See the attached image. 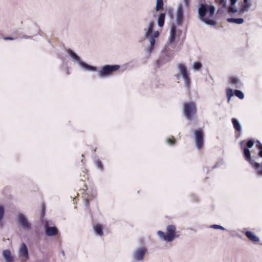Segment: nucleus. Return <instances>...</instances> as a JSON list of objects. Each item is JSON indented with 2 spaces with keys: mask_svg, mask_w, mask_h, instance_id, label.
Listing matches in <instances>:
<instances>
[{
  "mask_svg": "<svg viewBox=\"0 0 262 262\" xmlns=\"http://www.w3.org/2000/svg\"><path fill=\"white\" fill-rule=\"evenodd\" d=\"M68 53L71 57L73 61L77 62L79 66L84 68L85 70L92 71H97L96 67L89 65L86 63L80 60V57L72 50L70 49L68 50Z\"/></svg>",
  "mask_w": 262,
  "mask_h": 262,
  "instance_id": "nucleus-1",
  "label": "nucleus"
},
{
  "mask_svg": "<svg viewBox=\"0 0 262 262\" xmlns=\"http://www.w3.org/2000/svg\"><path fill=\"white\" fill-rule=\"evenodd\" d=\"M243 152L246 160L255 168L257 174L262 176V164L251 159L250 152L248 148H244Z\"/></svg>",
  "mask_w": 262,
  "mask_h": 262,
  "instance_id": "nucleus-2",
  "label": "nucleus"
},
{
  "mask_svg": "<svg viewBox=\"0 0 262 262\" xmlns=\"http://www.w3.org/2000/svg\"><path fill=\"white\" fill-rule=\"evenodd\" d=\"M120 68L119 65L107 64L101 67L98 71V75L100 77L104 78L110 76L112 73L117 71Z\"/></svg>",
  "mask_w": 262,
  "mask_h": 262,
  "instance_id": "nucleus-3",
  "label": "nucleus"
},
{
  "mask_svg": "<svg viewBox=\"0 0 262 262\" xmlns=\"http://www.w3.org/2000/svg\"><path fill=\"white\" fill-rule=\"evenodd\" d=\"M184 114L188 120H191L196 112V107L193 102L184 103L183 105Z\"/></svg>",
  "mask_w": 262,
  "mask_h": 262,
  "instance_id": "nucleus-4",
  "label": "nucleus"
},
{
  "mask_svg": "<svg viewBox=\"0 0 262 262\" xmlns=\"http://www.w3.org/2000/svg\"><path fill=\"white\" fill-rule=\"evenodd\" d=\"M163 53L165 57H161L157 60V64L159 67L161 66L164 63L169 61L174 56V51L168 47H166L163 50Z\"/></svg>",
  "mask_w": 262,
  "mask_h": 262,
  "instance_id": "nucleus-5",
  "label": "nucleus"
},
{
  "mask_svg": "<svg viewBox=\"0 0 262 262\" xmlns=\"http://www.w3.org/2000/svg\"><path fill=\"white\" fill-rule=\"evenodd\" d=\"M178 69L179 73H180L184 80L185 81L186 87L187 89H189L191 83V81L185 66L183 64L180 63L178 64Z\"/></svg>",
  "mask_w": 262,
  "mask_h": 262,
  "instance_id": "nucleus-6",
  "label": "nucleus"
},
{
  "mask_svg": "<svg viewBox=\"0 0 262 262\" xmlns=\"http://www.w3.org/2000/svg\"><path fill=\"white\" fill-rule=\"evenodd\" d=\"M215 10V8L213 6L202 4L199 9V14L200 17H205L206 13L208 12L211 16L214 14Z\"/></svg>",
  "mask_w": 262,
  "mask_h": 262,
  "instance_id": "nucleus-7",
  "label": "nucleus"
},
{
  "mask_svg": "<svg viewBox=\"0 0 262 262\" xmlns=\"http://www.w3.org/2000/svg\"><path fill=\"white\" fill-rule=\"evenodd\" d=\"M194 139L196 147L198 149H201L204 143V133L201 128L194 131Z\"/></svg>",
  "mask_w": 262,
  "mask_h": 262,
  "instance_id": "nucleus-8",
  "label": "nucleus"
},
{
  "mask_svg": "<svg viewBox=\"0 0 262 262\" xmlns=\"http://www.w3.org/2000/svg\"><path fill=\"white\" fill-rule=\"evenodd\" d=\"M184 18V11L182 4L178 5L176 13V23L177 25L181 26L183 23Z\"/></svg>",
  "mask_w": 262,
  "mask_h": 262,
  "instance_id": "nucleus-9",
  "label": "nucleus"
},
{
  "mask_svg": "<svg viewBox=\"0 0 262 262\" xmlns=\"http://www.w3.org/2000/svg\"><path fill=\"white\" fill-rule=\"evenodd\" d=\"M18 222L19 225L25 230H29L31 229V224L29 222L27 218L24 214L19 213L18 215Z\"/></svg>",
  "mask_w": 262,
  "mask_h": 262,
  "instance_id": "nucleus-10",
  "label": "nucleus"
},
{
  "mask_svg": "<svg viewBox=\"0 0 262 262\" xmlns=\"http://www.w3.org/2000/svg\"><path fill=\"white\" fill-rule=\"evenodd\" d=\"M176 228L174 225H168L167 227L166 237L167 242H172L174 238L178 237L179 235H176Z\"/></svg>",
  "mask_w": 262,
  "mask_h": 262,
  "instance_id": "nucleus-11",
  "label": "nucleus"
},
{
  "mask_svg": "<svg viewBox=\"0 0 262 262\" xmlns=\"http://www.w3.org/2000/svg\"><path fill=\"white\" fill-rule=\"evenodd\" d=\"M177 32V27L174 25H172L170 29V35L168 41V46L172 48H174L176 46V36Z\"/></svg>",
  "mask_w": 262,
  "mask_h": 262,
  "instance_id": "nucleus-12",
  "label": "nucleus"
},
{
  "mask_svg": "<svg viewBox=\"0 0 262 262\" xmlns=\"http://www.w3.org/2000/svg\"><path fill=\"white\" fill-rule=\"evenodd\" d=\"M146 251V249L144 248L137 249L133 253L134 259L136 261H142Z\"/></svg>",
  "mask_w": 262,
  "mask_h": 262,
  "instance_id": "nucleus-13",
  "label": "nucleus"
},
{
  "mask_svg": "<svg viewBox=\"0 0 262 262\" xmlns=\"http://www.w3.org/2000/svg\"><path fill=\"white\" fill-rule=\"evenodd\" d=\"M18 253L19 256L24 259H27L28 258L29 252L27 246L26 244L23 243L20 245Z\"/></svg>",
  "mask_w": 262,
  "mask_h": 262,
  "instance_id": "nucleus-14",
  "label": "nucleus"
},
{
  "mask_svg": "<svg viewBox=\"0 0 262 262\" xmlns=\"http://www.w3.org/2000/svg\"><path fill=\"white\" fill-rule=\"evenodd\" d=\"M45 233L49 236L56 235L58 233V229L56 227H49L47 224L45 225Z\"/></svg>",
  "mask_w": 262,
  "mask_h": 262,
  "instance_id": "nucleus-15",
  "label": "nucleus"
},
{
  "mask_svg": "<svg viewBox=\"0 0 262 262\" xmlns=\"http://www.w3.org/2000/svg\"><path fill=\"white\" fill-rule=\"evenodd\" d=\"M2 256L5 262H14V256L12 255L10 250H5L2 252Z\"/></svg>",
  "mask_w": 262,
  "mask_h": 262,
  "instance_id": "nucleus-16",
  "label": "nucleus"
},
{
  "mask_svg": "<svg viewBox=\"0 0 262 262\" xmlns=\"http://www.w3.org/2000/svg\"><path fill=\"white\" fill-rule=\"evenodd\" d=\"M159 35V32L158 31L152 32L150 36L148 37L150 43V47L148 49V52L150 53L152 50V47L155 44V38L158 37Z\"/></svg>",
  "mask_w": 262,
  "mask_h": 262,
  "instance_id": "nucleus-17",
  "label": "nucleus"
},
{
  "mask_svg": "<svg viewBox=\"0 0 262 262\" xmlns=\"http://www.w3.org/2000/svg\"><path fill=\"white\" fill-rule=\"evenodd\" d=\"M154 25L155 23L154 21H150L148 24V27L144 29L145 32L144 37L145 38H148L152 33Z\"/></svg>",
  "mask_w": 262,
  "mask_h": 262,
  "instance_id": "nucleus-18",
  "label": "nucleus"
},
{
  "mask_svg": "<svg viewBox=\"0 0 262 262\" xmlns=\"http://www.w3.org/2000/svg\"><path fill=\"white\" fill-rule=\"evenodd\" d=\"M251 6V4L248 3V0H243V4L241 5L242 9L239 10L240 14L248 12Z\"/></svg>",
  "mask_w": 262,
  "mask_h": 262,
  "instance_id": "nucleus-19",
  "label": "nucleus"
},
{
  "mask_svg": "<svg viewBox=\"0 0 262 262\" xmlns=\"http://www.w3.org/2000/svg\"><path fill=\"white\" fill-rule=\"evenodd\" d=\"M237 0H230V6L227 8L229 14H233L237 12V9L235 5L237 3Z\"/></svg>",
  "mask_w": 262,
  "mask_h": 262,
  "instance_id": "nucleus-20",
  "label": "nucleus"
},
{
  "mask_svg": "<svg viewBox=\"0 0 262 262\" xmlns=\"http://www.w3.org/2000/svg\"><path fill=\"white\" fill-rule=\"evenodd\" d=\"M246 236L252 242H258L259 238L256 236L252 232L247 231L245 232Z\"/></svg>",
  "mask_w": 262,
  "mask_h": 262,
  "instance_id": "nucleus-21",
  "label": "nucleus"
},
{
  "mask_svg": "<svg viewBox=\"0 0 262 262\" xmlns=\"http://www.w3.org/2000/svg\"><path fill=\"white\" fill-rule=\"evenodd\" d=\"M200 20L203 21L206 25L210 26H215L216 25V21L213 19H207L205 17H200Z\"/></svg>",
  "mask_w": 262,
  "mask_h": 262,
  "instance_id": "nucleus-22",
  "label": "nucleus"
},
{
  "mask_svg": "<svg viewBox=\"0 0 262 262\" xmlns=\"http://www.w3.org/2000/svg\"><path fill=\"white\" fill-rule=\"evenodd\" d=\"M232 122L233 123L234 129L238 131L241 132L242 130V127L239 122L235 118L232 119Z\"/></svg>",
  "mask_w": 262,
  "mask_h": 262,
  "instance_id": "nucleus-23",
  "label": "nucleus"
},
{
  "mask_svg": "<svg viewBox=\"0 0 262 262\" xmlns=\"http://www.w3.org/2000/svg\"><path fill=\"white\" fill-rule=\"evenodd\" d=\"M227 21L231 23H235L237 24H242L244 22V19L242 18H228Z\"/></svg>",
  "mask_w": 262,
  "mask_h": 262,
  "instance_id": "nucleus-24",
  "label": "nucleus"
},
{
  "mask_svg": "<svg viewBox=\"0 0 262 262\" xmlns=\"http://www.w3.org/2000/svg\"><path fill=\"white\" fill-rule=\"evenodd\" d=\"M165 13H161L159 16L158 19V26L160 27H162L164 24V21H165Z\"/></svg>",
  "mask_w": 262,
  "mask_h": 262,
  "instance_id": "nucleus-25",
  "label": "nucleus"
},
{
  "mask_svg": "<svg viewBox=\"0 0 262 262\" xmlns=\"http://www.w3.org/2000/svg\"><path fill=\"white\" fill-rule=\"evenodd\" d=\"M94 230L95 232L99 236L103 235V231L102 227L100 225H96L94 226Z\"/></svg>",
  "mask_w": 262,
  "mask_h": 262,
  "instance_id": "nucleus-26",
  "label": "nucleus"
},
{
  "mask_svg": "<svg viewBox=\"0 0 262 262\" xmlns=\"http://www.w3.org/2000/svg\"><path fill=\"white\" fill-rule=\"evenodd\" d=\"M163 0H157L156 10L157 11H159L163 9Z\"/></svg>",
  "mask_w": 262,
  "mask_h": 262,
  "instance_id": "nucleus-27",
  "label": "nucleus"
},
{
  "mask_svg": "<svg viewBox=\"0 0 262 262\" xmlns=\"http://www.w3.org/2000/svg\"><path fill=\"white\" fill-rule=\"evenodd\" d=\"M257 142L258 143V149L259 152L258 156L256 157V159L258 160L259 157L262 158V144L259 141H257ZM260 164H262V163H260Z\"/></svg>",
  "mask_w": 262,
  "mask_h": 262,
  "instance_id": "nucleus-28",
  "label": "nucleus"
},
{
  "mask_svg": "<svg viewBox=\"0 0 262 262\" xmlns=\"http://www.w3.org/2000/svg\"><path fill=\"white\" fill-rule=\"evenodd\" d=\"M157 234L161 239H162L163 241H165L167 242L166 235H165L163 231L160 230L158 231L157 232Z\"/></svg>",
  "mask_w": 262,
  "mask_h": 262,
  "instance_id": "nucleus-29",
  "label": "nucleus"
},
{
  "mask_svg": "<svg viewBox=\"0 0 262 262\" xmlns=\"http://www.w3.org/2000/svg\"><path fill=\"white\" fill-rule=\"evenodd\" d=\"M234 95L241 99H242L244 97V93L240 90H235Z\"/></svg>",
  "mask_w": 262,
  "mask_h": 262,
  "instance_id": "nucleus-30",
  "label": "nucleus"
},
{
  "mask_svg": "<svg viewBox=\"0 0 262 262\" xmlns=\"http://www.w3.org/2000/svg\"><path fill=\"white\" fill-rule=\"evenodd\" d=\"M230 82L232 84H239V79L237 77H231L230 78Z\"/></svg>",
  "mask_w": 262,
  "mask_h": 262,
  "instance_id": "nucleus-31",
  "label": "nucleus"
},
{
  "mask_svg": "<svg viewBox=\"0 0 262 262\" xmlns=\"http://www.w3.org/2000/svg\"><path fill=\"white\" fill-rule=\"evenodd\" d=\"M202 68V64L199 62H195L193 64V68L195 70H199Z\"/></svg>",
  "mask_w": 262,
  "mask_h": 262,
  "instance_id": "nucleus-32",
  "label": "nucleus"
},
{
  "mask_svg": "<svg viewBox=\"0 0 262 262\" xmlns=\"http://www.w3.org/2000/svg\"><path fill=\"white\" fill-rule=\"evenodd\" d=\"M5 213V209L3 206L0 205V222L2 221L4 218Z\"/></svg>",
  "mask_w": 262,
  "mask_h": 262,
  "instance_id": "nucleus-33",
  "label": "nucleus"
},
{
  "mask_svg": "<svg viewBox=\"0 0 262 262\" xmlns=\"http://www.w3.org/2000/svg\"><path fill=\"white\" fill-rule=\"evenodd\" d=\"M210 228L215 229H220L222 230H225L224 227H223V226H222L221 225H212L210 226Z\"/></svg>",
  "mask_w": 262,
  "mask_h": 262,
  "instance_id": "nucleus-34",
  "label": "nucleus"
},
{
  "mask_svg": "<svg viewBox=\"0 0 262 262\" xmlns=\"http://www.w3.org/2000/svg\"><path fill=\"white\" fill-rule=\"evenodd\" d=\"M166 142L168 144L170 145H173L176 142V140L173 138V137L172 136L171 138H167L166 140Z\"/></svg>",
  "mask_w": 262,
  "mask_h": 262,
  "instance_id": "nucleus-35",
  "label": "nucleus"
},
{
  "mask_svg": "<svg viewBox=\"0 0 262 262\" xmlns=\"http://www.w3.org/2000/svg\"><path fill=\"white\" fill-rule=\"evenodd\" d=\"M234 93L233 92V90L231 89L228 88L227 89V97H232Z\"/></svg>",
  "mask_w": 262,
  "mask_h": 262,
  "instance_id": "nucleus-36",
  "label": "nucleus"
},
{
  "mask_svg": "<svg viewBox=\"0 0 262 262\" xmlns=\"http://www.w3.org/2000/svg\"><path fill=\"white\" fill-rule=\"evenodd\" d=\"M254 144V142L252 140H249L247 143H246V146L247 147L246 148H248V149L249 148H251Z\"/></svg>",
  "mask_w": 262,
  "mask_h": 262,
  "instance_id": "nucleus-37",
  "label": "nucleus"
},
{
  "mask_svg": "<svg viewBox=\"0 0 262 262\" xmlns=\"http://www.w3.org/2000/svg\"><path fill=\"white\" fill-rule=\"evenodd\" d=\"M96 164L98 168H99L101 170L103 169V164L99 160H97L96 161Z\"/></svg>",
  "mask_w": 262,
  "mask_h": 262,
  "instance_id": "nucleus-38",
  "label": "nucleus"
},
{
  "mask_svg": "<svg viewBox=\"0 0 262 262\" xmlns=\"http://www.w3.org/2000/svg\"><path fill=\"white\" fill-rule=\"evenodd\" d=\"M220 4L222 5L223 6V7L224 8H226L227 7V4L225 0H221L220 2Z\"/></svg>",
  "mask_w": 262,
  "mask_h": 262,
  "instance_id": "nucleus-39",
  "label": "nucleus"
},
{
  "mask_svg": "<svg viewBox=\"0 0 262 262\" xmlns=\"http://www.w3.org/2000/svg\"><path fill=\"white\" fill-rule=\"evenodd\" d=\"M184 5L186 7H188L189 6V0H183Z\"/></svg>",
  "mask_w": 262,
  "mask_h": 262,
  "instance_id": "nucleus-40",
  "label": "nucleus"
},
{
  "mask_svg": "<svg viewBox=\"0 0 262 262\" xmlns=\"http://www.w3.org/2000/svg\"><path fill=\"white\" fill-rule=\"evenodd\" d=\"M172 9H168V13L169 14V15H172Z\"/></svg>",
  "mask_w": 262,
  "mask_h": 262,
  "instance_id": "nucleus-41",
  "label": "nucleus"
},
{
  "mask_svg": "<svg viewBox=\"0 0 262 262\" xmlns=\"http://www.w3.org/2000/svg\"><path fill=\"white\" fill-rule=\"evenodd\" d=\"M5 40H13V38L11 37H6L4 38Z\"/></svg>",
  "mask_w": 262,
  "mask_h": 262,
  "instance_id": "nucleus-42",
  "label": "nucleus"
},
{
  "mask_svg": "<svg viewBox=\"0 0 262 262\" xmlns=\"http://www.w3.org/2000/svg\"><path fill=\"white\" fill-rule=\"evenodd\" d=\"M231 98L230 97H227V101L228 103L230 102V99H231Z\"/></svg>",
  "mask_w": 262,
  "mask_h": 262,
  "instance_id": "nucleus-43",
  "label": "nucleus"
},
{
  "mask_svg": "<svg viewBox=\"0 0 262 262\" xmlns=\"http://www.w3.org/2000/svg\"><path fill=\"white\" fill-rule=\"evenodd\" d=\"M61 253H62V255H63V256H65V253L64 252V251L62 250L61 251Z\"/></svg>",
  "mask_w": 262,
  "mask_h": 262,
  "instance_id": "nucleus-44",
  "label": "nucleus"
},
{
  "mask_svg": "<svg viewBox=\"0 0 262 262\" xmlns=\"http://www.w3.org/2000/svg\"><path fill=\"white\" fill-rule=\"evenodd\" d=\"M176 77H177V79H179V78L180 77V75L178 74V75H176Z\"/></svg>",
  "mask_w": 262,
  "mask_h": 262,
  "instance_id": "nucleus-45",
  "label": "nucleus"
},
{
  "mask_svg": "<svg viewBox=\"0 0 262 262\" xmlns=\"http://www.w3.org/2000/svg\"><path fill=\"white\" fill-rule=\"evenodd\" d=\"M86 205H88V204H89V200H86Z\"/></svg>",
  "mask_w": 262,
  "mask_h": 262,
  "instance_id": "nucleus-46",
  "label": "nucleus"
},
{
  "mask_svg": "<svg viewBox=\"0 0 262 262\" xmlns=\"http://www.w3.org/2000/svg\"><path fill=\"white\" fill-rule=\"evenodd\" d=\"M243 143V141H241L240 144L242 145Z\"/></svg>",
  "mask_w": 262,
  "mask_h": 262,
  "instance_id": "nucleus-47",
  "label": "nucleus"
}]
</instances>
